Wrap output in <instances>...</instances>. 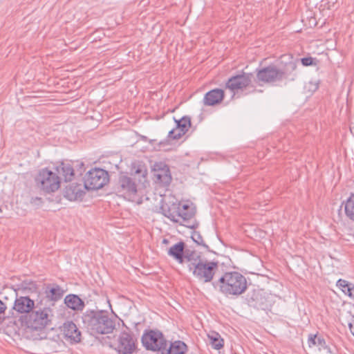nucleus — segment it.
Segmentation results:
<instances>
[{"label": "nucleus", "instance_id": "1", "mask_svg": "<svg viewBox=\"0 0 354 354\" xmlns=\"http://www.w3.org/2000/svg\"><path fill=\"white\" fill-rule=\"evenodd\" d=\"M297 59H294L290 55L280 57L278 65L270 64L259 69L257 73L258 82L274 83L284 80L294 81L296 75L293 72L297 67Z\"/></svg>", "mask_w": 354, "mask_h": 354}, {"label": "nucleus", "instance_id": "2", "mask_svg": "<svg viewBox=\"0 0 354 354\" xmlns=\"http://www.w3.org/2000/svg\"><path fill=\"white\" fill-rule=\"evenodd\" d=\"M82 323L87 333L95 337L112 333L115 327V320L109 317L108 311L97 308L86 309L82 313Z\"/></svg>", "mask_w": 354, "mask_h": 354}, {"label": "nucleus", "instance_id": "3", "mask_svg": "<svg viewBox=\"0 0 354 354\" xmlns=\"http://www.w3.org/2000/svg\"><path fill=\"white\" fill-rule=\"evenodd\" d=\"M160 209V212L173 223H179L192 230H196L199 225V223L193 219L196 209L192 203H174L171 205L163 204Z\"/></svg>", "mask_w": 354, "mask_h": 354}, {"label": "nucleus", "instance_id": "4", "mask_svg": "<svg viewBox=\"0 0 354 354\" xmlns=\"http://www.w3.org/2000/svg\"><path fill=\"white\" fill-rule=\"evenodd\" d=\"M44 298L37 301V306L27 315H21L19 321L22 326L30 330L41 331L52 324L54 317L50 306H43Z\"/></svg>", "mask_w": 354, "mask_h": 354}, {"label": "nucleus", "instance_id": "5", "mask_svg": "<svg viewBox=\"0 0 354 354\" xmlns=\"http://www.w3.org/2000/svg\"><path fill=\"white\" fill-rule=\"evenodd\" d=\"M213 287L224 295L239 296L248 288L245 276L236 271L226 272L218 280L212 281Z\"/></svg>", "mask_w": 354, "mask_h": 354}, {"label": "nucleus", "instance_id": "6", "mask_svg": "<svg viewBox=\"0 0 354 354\" xmlns=\"http://www.w3.org/2000/svg\"><path fill=\"white\" fill-rule=\"evenodd\" d=\"M243 302L249 308L256 310L270 312L275 302L273 295L263 288L249 290L243 297Z\"/></svg>", "mask_w": 354, "mask_h": 354}, {"label": "nucleus", "instance_id": "7", "mask_svg": "<svg viewBox=\"0 0 354 354\" xmlns=\"http://www.w3.org/2000/svg\"><path fill=\"white\" fill-rule=\"evenodd\" d=\"M193 275L204 283L212 281L218 268L217 261L199 259L197 262H192L188 266Z\"/></svg>", "mask_w": 354, "mask_h": 354}, {"label": "nucleus", "instance_id": "8", "mask_svg": "<svg viewBox=\"0 0 354 354\" xmlns=\"http://www.w3.org/2000/svg\"><path fill=\"white\" fill-rule=\"evenodd\" d=\"M142 346L147 351L161 353L166 350L168 342L162 332L157 328L145 329L141 337Z\"/></svg>", "mask_w": 354, "mask_h": 354}, {"label": "nucleus", "instance_id": "9", "mask_svg": "<svg viewBox=\"0 0 354 354\" xmlns=\"http://www.w3.org/2000/svg\"><path fill=\"white\" fill-rule=\"evenodd\" d=\"M36 186L46 194L56 192L60 187V177L48 168L39 171L35 177Z\"/></svg>", "mask_w": 354, "mask_h": 354}, {"label": "nucleus", "instance_id": "10", "mask_svg": "<svg viewBox=\"0 0 354 354\" xmlns=\"http://www.w3.org/2000/svg\"><path fill=\"white\" fill-rule=\"evenodd\" d=\"M109 182V174L105 169L95 167L90 169L84 178V188L97 190Z\"/></svg>", "mask_w": 354, "mask_h": 354}, {"label": "nucleus", "instance_id": "11", "mask_svg": "<svg viewBox=\"0 0 354 354\" xmlns=\"http://www.w3.org/2000/svg\"><path fill=\"white\" fill-rule=\"evenodd\" d=\"M41 298L36 299H32L30 295H18L17 292H15V299L14 304L12 307V315L15 312L17 315H27L30 313L37 306V301Z\"/></svg>", "mask_w": 354, "mask_h": 354}, {"label": "nucleus", "instance_id": "12", "mask_svg": "<svg viewBox=\"0 0 354 354\" xmlns=\"http://www.w3.org/2000/svg\"><path fill=\"white\" fill-rule=\"evenodd\" d=\"M253 75L251 73H245L243 71L239 74L230 77L225 83V88L232 91L234 94L239 91H243L247 88L254 86L251 85Z\"/></svg>", "mask_w": 354, "mask_h": 354}, {"label": "nucleus", "instance_id": "13", "mask_svg": "<svg viewBox=\"0 0 354 354\" xmlns=\"http://www.w3.org/2000/svg\"><path fill=\"white\" fill-rule=\"evenodd\" d=\"M122 330L118 337V344L115 350L118 354H132L137 350V339L134 338L129 328Z\"/></svg>", "mask_w": 354, "mask_h": 354}, {"label": "nucleus", "instance_id": "14", "mask_svg": "<svg viewBox=\"0 0 354 354\" xmlns=\"http://www.w3.org/2000/svg\"><path fill=\"white\" fill-rule=\"evenodd\" d=\"M116 192L125 198L132 200L136 196L138 189L134 179L126 174H120L115 186Z\"/></svg>", "mask_w": 354, "mask_h": 354}, {"label": "nucleus", "instance_id": "15", "mask_svg": "<svg viewBox=\"0 0 354 354\" xmlns=\"http://www.w3.org/2000/svg\"><path fill=\"white\" fill-rule=\"evenodd\" d=\"M74 167H78L77 172L79 175H82L85 170L84 165L82 162L63 161L57 167V171L59 175L62 176L65 182H70L75 176Z\"/></svg>", "mask_w": 354, "mask_h": 354}, {"label": "nucleus", "instance_id": "16", "mask_svg": "<svg viewBox=\"0 0 354 354\" xmlns=\"http://www.w3.org/2000/svg\"><path fill=\"white\" fill-rule=\"evenodd\" d=\"M152 171L155 182L160 186L166 187L170 185L172 180L171 174L169 166L165 162H156L154 163Z\"/></svg>", "mask_w": 354, "mask_h": 354}, {"label": "nucleus", "instance_id": "17", "mask_svg": "<svg viewBox=\"0 0 354 354\" xmlns=\"http://www.w3.org/2000/svg\"><path fill=\"white\" fill-rule=\"evenodd\" d=\"M59 328L64 339L71 344H76L82 342V332L73 321H65Z\"/></svg>", "mask_w": 354, "mask_h": 354}, {"label": "nucleus", "instance_id": "18", "mask_svg": "<svg viewBox=\"0 0 354 354\" xmlns=\"http://www.w3.org/2000/svg\"><path fill=\"white\" fill-rule=\"evenodd\" d=\"M176 124V128L169 131L168 138L172 140H178L184 136L191 127V118L187 115L182 117L179 120L174 118Z\"/></svg>", "mask_w": 354, "mask_h": 354}, {"label": "nucleus", "instance_id": "19", "mask_svg": "<svg viewBox=\"0 0 354 354\" xmlns=\"http://www.w3.org/2000/svg\"><path fill=\"white\" fill-rule=\"evenodd\" d=\"M84 185L77 183H72L66 186L64 191V196L71 201H82L85 196Z\"/></svg>", "mask_w": 354, "mask_h": 354}, {"label": "nucleus", "instance_id": "20", "mask_svg": "<svg viewBox=\"0 0 354 354\" xmlns=\"http://www.w3.org/2000/svg\"><path fill=\"white\" fill-rule=\"evenodd\" d=\"M64 290L57 283H48L45 290V299L51 301V306H55V303L60 300L64 294Z\"/></svg>", "mask_w": 354, "mask_h": 354}, {"label": "nucleus", "instance_id": "21", "mask_svg": "<svg viewBox=\"0 0 354 354\" xmlns=\"http://www.w3.org/2000/svg\"><path fill=\"white\" fill-rule=\"evenodd\" d=\"M225 97V92L221 88H214L207 92L203 97L206 106H215L220 104Z\"/></svg>", "mask_w": 354, "mask_h": 354}, {"label": "nucleus", "instance_id": "22", "mask_svg": "<svg viewBox=\"0 0 354 354\" xmlns=\"http://www.w3.org/2000/svg\"><path fill=\"white\" fill-rule=\"evenodd\" d=\"M64 304L74 311H82L85 307L84 301L78 295L74 294L66 295L64 298Z\"/></svg>", "mask_w": 354, "mask_h": 354}, {"label": "nucleus", "instance_id": "23", "mask_svg": "<svg viewBox=\"0 0 354 354\" xmlns=\"http://www.w3.org/2000/svg\"><path fill=\"white\" fill-rule=\"evenodd\" d=\"M186 244L180 241L172 245L168 250V255L173 257L179 263H183V257L185 252Z\"/></svg>", "mask_w": 354, "mask_h": 354}, {"label": "nucleus", "instance_id": "24", "mask_svg": "<svg viewBox=\"0 0 354 354\" xmlns=\"http://www.w3.org/2000/svg\"><path fill=\"white\" fill-rule=\"evenodd\" d=\"M19 289L26 295H30L32 293L38 294L37 297H39V288L36 281L32 280H24L19 285Z\"/></svg>", "mask_w": 354, "mask_h": 354}, {"label": "nucleus", "instance_id": "25", "mask_svg": "<svg viewBox=\"0 0 354 354\" xmlns=\"http://www.w3.org/2000/svg\"><path fill=\"white\" fill-rule=\"evenodd\" d=\"M326 340L322 335L318 334H309L308 337V344L309 347L315 346L319 351L326 348Z\"/></svg>", "mask_w": 354, "mask_h": 354}, {"label": "nucleus", "instance_id": "26", "mask_svg": "<svg viewBox=\"0 0 354 354\" xmlns=\"http://www.w3.org/2000/svg\"><path fill=\"white\" fill-rule=\"evenodd\" d=\"M336 286L347 296L354 297V284L342 279L337 280Z\"/></svg>", "mask_w": 354, "mask_h": 354}, {"label": "nucleus", "instance_id": "27", "mask_svg": "<svg viewBox=\"0 0 354 354\" xmlns=\"http://www.w3.org/2000/svg\"><path fill=\"white\" fill-rule=\"evenodd\" d=\"M207 336L209 339V344H211L213 348L216 350H219L223 347L224 341L223 339L221 338L219 333L215 331H212L210 333L208 334Z\"/></svg>", "mask_w": 354, "mask_h": 354}, {"label": "nucleus", "instance_id": "28", "mask_svg": "<svg viewBox=\"0 0 354 354\" xmlns=\"http://www.w3.org/2000/svg\"><path fill=\"white\" fill-rule=\"evenodd\" d=\"M344 212L346 216L354 221V194H351L344 203Z\"/></svg>", "mask_w": 354, "mask_h": 354}, {"label": "nucleus", "instance_id": "29", "mask_svg": "<svg viewBox=\"0 0 354 354\" xmlns=\"http://www.w3.org/2000/svg\"><path fill=\"white\" fill-rule=\"evenodd\" d=\"M191 239L198 245H201L204 248H205L207 250V251L211 252L209 247L205 243L202 235L201 234V233L199 232L194 230L192 232Z\"/></svg>", "mask_w": 354, "mask_h": 354}, {"label": "nucleus", "instance_id": "30", "mask_svg": "<svg viewBox=\"0 0 354 354\" xmlns=\"http://www.w3.org/2000/svg\"><path fill=\"white\" fill-rule=\"evenodd\" d=\"M199 259H201V255H195L194 250L185 248V252H184L183 257V263H184L185 260H186L191 263L192 262H197L199 261Z\"/></svg>", "mask_w": 354, "mask_h": 354}, {"label": "nucleus", "instance_id": "31", "mask_svg": "<svg viewBox=\"0 0 354 354\" xmlns=\"http://www.w3.org/2000/svg\"><path fill=\"white\" fill-rule=\"evenodd\" d=\"M300 61L304 66H317L319 62L317 58L310 56L302 57Z\"/></svg>", "mask_w": 354, "mask_h": 354}, {"label": "nucleus", "instance_id": "32", "mask_svg": "<svg viewBox=\"0 0 354 354\" xmlns=\"http://www.w3.org/2000/svg\"><path fill=\"white\" fill-rule=\"evenodd\" d=\"M7 308V304L0 299V324L5 319V311Z\"/></svg>", "mask_w": 354, "mask_h": 354}, {"label": "nucleus", "instance_id": "33", "mask_svg": "<svg viewBox=\"0 0 354 354\" xmlns=\"http://www.w3.org/2000/svg\"><path fill=\"white\" fill-rule=\"evenodd\" d=\"M30 203L37 207H40L43 203V200L41 197H32L30 199Z\"/></svg>", "mask_w": 354, "mask_h": 354}, {"label": "nucleus", "instance_id": "34", "mask_svg": "<svg viewBox=\"0 0 354 354\" xmlns=\"http://www.w3.org/2000/svg\"><path fill=\"white\" fill-rule=\"evenodd\" d=\"M324 2V6L328 9H331L335 7V5L337 3V0H323Z\"/></svg>", "mask_w": 354, "mask_h": 354}, {"label": "nucleus", "instance_id": "35", "mask_svg": "<svg viewBox=\"0 0 354 354\" xmlns=\"http://www.w3.org/2000/svg\"><path fill=\"white\" fill-rule=\"evenodd\" d=\"M322 351H325L326 353L329 354H337V350L335 347H330L328 345L326 344V348H323Z\"/></svg>", "mask_w": 354, "mask_h": 354}, {"label": "nucleus", "instance_id": "36", "mask_svg": "<svg viewBox=\"0 0 354 354\" xmlns=\"http://www.w3.org/2000/svg\"><path fill=\"white\" fill-rule=\"evenodd\" d=\"M348 328L351 334L354 336V316H352L351 322L348 323Z\"/></svg>", "mask_w": 354, "mask_h": 354}, {"label": "nucleus", "instance_id": "37", "mask_svg": "<svg viewBox=\"0 0 354 354\" xmlns=\"http://www.w3.org/2000/svg\"><path fill=\"white\" fill-rule=\"evenodd\" d=\"M136 174H141L142 176H145L147 174V170L142 167H139L135 171Z\"/></svg>", "mask_w": 354, "mask_h": 354}, {"label": "nucleus", "instance_id": "38", "mask_svg": "<svg viewBox=\"0 0 354 354\" xmlns=\"http://www.w3.org/2000/svg\"><path fill=\"white\" fill-rule=\"evenodd\" d=\"M169 240H168V239H164L162 240V243H164V244H168V243H169Z\"/></svg>", "mask_w": 354, "mask_h": 354}, {"label": "nucleus", "instance_id": "39", "mask_svg": "<svg viewBox=\"0 0 354 354\" xmlns=\"http://www.w3.org/2000/svg\"><path fill=\"white\" fill-rule=\"evenodd\" d=\"M142 140H147V137H146V136H142Z\"/></svg>", "mask_w": 354, "mask_h": 354}, {"label": "nucleus", "instance_id": "40", "mask_svg": "<svg viewBox=\"0 0 354 354\" xmlns=\"http://www.w3.org/2000/svg\"><path fill=\"white\" fill-rule=\"evenodd\" d=\"M2 212V209H1V208L0 207V212Z\"/></svg>", "mask_w": 354, "mask_h": 354}]
</instances>
